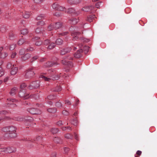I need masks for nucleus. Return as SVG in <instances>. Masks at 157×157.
Here are the masks:
<instances>
[{"mask_svg": "<svg viewBox=\"0 0 157 157\" xmlns=\"http://www.w3.org/2000/svg\"><path fill=\"white\" fill-rule=\"evenodd\" d=\"M79 19L76 18H72L69 20L70 23L72 25H75L79 21Z\"/></svg>", "mask_w": 157, "mask_h": 157, "instance_id": "obj_12", "label": "nucleus"}, {"mask_svg": "<svg viewBox=\"0 0 157 157\" xmlns=\"http://www.w3.org/2000/svg\"><path fill=\"white\" fill-rule=\"evenodd\" d=\"M4 74V72L3 69L2 67H0V77L2 76Z\"/></svg>", "mask_w": 157, "mask_h": 157, "instance_id": "obj_45", "label": "nucleus"}, {"mask_svg": "<svg viewBox=\"0 0 157 157\" xmlns=\"http://www.w3.org/2000/svg\"><path fill=\"white\" fill-rule=\"evenodd\" d=\"M89 47L88 46H85L83 48V50L85 51V54L87 53L89 51Z\"/></svg>", "mask_w": 157, "mask_h": 157, "instance_id": "obj_40", "label": "nucleus"}, {"mask_svg": "<svg viewBox=\"0 0 157 157\" xmlns=\"http://www.w3.org/2000/svg\"><path fill=\"white\" fill-rule=\"evenodd\" d=\"M81 2V0H67V3L71 5L77 4Z\"/></svg>", "mask_w": 157, "mask_h": 157, "instance_id": "obj_11", "label": "nucleus"}, {"mask_svg": "<svg viewBox=\"0 0 157 157\" xmlns=\"http://www.w3.org/2000/svg\"><path fill=\"white\" fill-rule=\"evenodd\" d=\"M14 37V36L12 33L10 34L9 35V37L11 40L13 39Z\"/></svg>", "mask_w": 157, "mask_h": 157, "instance_id": "obj_58", "label": "nucleus"}, {"mask_svg": "<svg viewBox=\"0 0 157 157\" xmlns=\"http://www.w3.org/2000/svg\"><path fill=\"white\" fill-rule=\"evenodd\" d=\"M46 17V15L44 14H42L39 15L36 17L37 20H40L43 19Z\"/></svg>", "mask_w": 157, "mask_h": 157, "instance_id": "obj_21", "label": "nucleus"}, {"mask_svg": "<svg viewBox=\"0 0 157 157\" xmlns=\"http://www.w3.org/2000/svg\"><path fill=\"white\" fill-rule=\"evenodd\" d=\"M8 55V54L6 52L0 53V59L1 58L4 59L6 58Z\"/></svg>", "mask_w": 157, "mask_h": 157, "instance_id": "obj_28", "label": "nucleus"}, {"mask_svg": "<svg viewBox=\"0 0 157 157\" xmlns=\"http://www.w3.org/2000/svg\"><path fill=\"white\" fill-rule=\"evenodd\" d=\"M19 96L20 97L23 98L24 99H27L29 97V94L25 93V90L24 89L21 90L19 92Z\"/></svg>", "mask_w": 157, "mask_h": 157, "instance_id": "obj_3", "label": "nucleus"}, {"mask_svg": "<svg viewBox=\"0 0 157 157\" xmlns=\"http://www.w3.org/2000/svg\"><path fill=\"white\" fill-rule=\"evenodd\" d=\"M7 100L9 101H12V102H15L16 101V100L14 99H11L10 98H8Z\"/></svg>", "mask_w": 157, "mask_h": 157, "instance_id": "obj_64", "label": "nucleus"}, {"mask_svg": "<svg viewBox=\"0 0 157 157\" xmlns=\"http://www.w3.org/2000/svg\"><path fill=\"white\" fill-rule=\"evenodd\" d=\"M63 60L61 61V62L64 65H69L71 62H70L68 61L67 60H66L65 59H65V58L64 57L63 58Z\"/></svg>", "mask_w": 157, "mask_h": 157, "instance_id": "obj_22", "label": "nucleus"}, {"mask_svg": "<svg viewBox=\"0 0 157 157\" xmlns=\"http://www.w3.org/2000/svg\"><path fill=\"white\" fill-rule=\"evenodd\" d=\"M17 88L16 87H14L12 89L10 94L11 95L13 96L16 93Z\"/></svg>", "mask_w": 157, "mask_h": 157, "instance_id": "obj_23", "label": "nucleus"}, {"mask_svg": "<svg viewBox=\"0 0 157 157\" xmlns=\"http://www.w3.org/2000/svg\"><path fill=\"white\" fill-rule=\"evenodd\" d=\"M53 140L55 143L57 144H61L62 143V140L57 137H54L53 139Z\"/></svg>", "mask_w": 157, "mask_h": 157, "instance_id": "obj_17", "label": "nucleus"}, {"mask_svg": "<svg viewBox=\"0 0 157 157\" xmlns=\"http://www.w3.org/2000/svg\"><path fill=\"white\" fill-rule=\"evenodd\" d=\"M31 57V55L29 53H27L25 54L24 56H21V58L22 60L25 61L30 58Z\"/></svg>", "mask_w": 157, "mask_h": 157, "instance_id": "obj_16", "label": "nucleus"}, {"mask_svg": "<svg viewBox=\"0 0 157 157\" xmlns=\"http://www.w3.org/2000/svg\"><path fill=\"white\" fill-rule=\"evenodd\" d=\"M6 136H7L11 138H15L17 136V134L15 132L7 133L5 134Z\"/></svg>", "mask_w": 157, "mask_h": 157, "instance_id": "obj_13", "label": "nucleus"}, {"mask_svg": "<svg viewBox=\"0 0 157 157\" xmlns=\"http://www.w3.org/2000/svg\"><path fill=\"white\" fill-rule=\"evenodd\" d=\"M16 44H11L10 47V50H14L16 47Z\"/></svg>", "mask_w": 157, "mask_h": 157, "instance_id": "obj_43", "label": "nucleus"}, {"mask_svg": "<svg viewBox=\"0 0 157 157\" xmlns=\"http://www.w3.org/2000/svg\"><path fill=\"white\" fill-rule=\"evenodd\" d=\"M2 131L3 132H8V127H5L2 128Z\"/></svg>", "mask_w": 157, "mask_h": 157, "instance_id": "obj_48", "label": "nucleus"}, {"mask_svg": "<svg viewBox=\"0 0 157 157\" xmlns=\"http://www.w3.org/2000/svg\"><path fill=\"white\" fill-rule=\"evenodd\" d=\"M66 53H67L66 52L65 50H64L63 49H62L61 50L60 52V54L62 55H64Z\"/></svg>", "mask_w": 157, "mask_h": 157, "instance_id": "obj_55", "label": "nucleus"}, {"mask_svg": "<svg viewBox=\"0 0 157 157\" xmlns=\"http://www.w3.org/2000/svg\"><path fill=\"white\" fill-rule=\"evenodd\" d=\"M16 54H17L16 52L13 53L11 56V57L12 58H14L16 56Z\"/></svg>", "mask_w": 157, "mask_h": 157, "instance_id": "obj_63", "label": "nucleus"}, {"mask_svg": "<svg viewBox=\"0 0 157 157\" xmlns=\"http://www.w3.org/2000/svg\"><path fill=\"white\" fill-rule=\"evenodd\" d=\"M59 5L57 3H54L52 6V7L53 9L57 10Z\"/></svg>", "mask_w": 157, "mask_h": 157, "instance_id": "obj_31", "label": "nucleus"}, {"mask_svg": "<svg viewBox=\"0 0 157 157\" xmlns=\"http://www.w3.org/2000/svg\"><path fill=\"white\" fill-rule=\"evenodd\" d=\"M32 14V13L31 12H25L23 13L22 15L24 18H28L29 17L30 15Z\"/></svg>", "mask_w": 157, "mask_h": 157, "instance_id": "obj_18", "label": "nucleus"}, {"mask_svg": "<svg viewBox=\"0 0 157 157\" xmlns=\"http://www.w3.org/2000/svg\"><path fill=\"white\" fill-rule=\"evenodd\" d=\"M63 49L64 50H65L66 52L67 53L70 52L71 50V47L67 48H63Z\"/></svg>", "mask_w": 157, "mask_h": 157, "instance_id": "obj_50", "label": "nucleus"}, {"mask_svg": "<svg viewBox=\"0 0 157 157\" xmlns=\"http://www.w3.org/2000/svg\"><path fill=\"white\" fill-rule=\"evenodd\" d=\"M26 86L25 83H22L20 85V88L24 89L26 87Z\"/></svg>", "mask_w": 157, "mask_h": 157, "instance_id": "obj_52", "label": "nucleus"}, {"mask_svg": "<svg viewBox=\"0 0 157 157\" xmlns=\"http://www.w3.org/2000/svg\"><path fill=\"white\" fill-rule=\"evenodd\" d=\"M38 58V56H35L31 59V62H33L34 60Z\"/></svg>", "mask_w": 157, "mask_h": 157, "instance_id": "obj_60", "label": "nucleus"}, {"mask_svg": "<svg viewBox=\"0 0 157 157\" xmlns=\"http://www.w3.org/2000/svg\"><path fill=\"white\" fill-rule=\"evenodd\" d=\"M55 43L56 44L60 45L63 44V40L60 38H58L56 40Z\"/></svg>", "mask_w": 157, "mask_h": 157, "instance_id": "obj_24", "label": "nucleus"}, {"mask_svg": "<svg viewBox=\"0 0 157 157\" xmlns=\"http://www.w3.org/2000/svg\"><path fill=\"white\" fill-rule=\"evenodd\" d=\"M55 96L53 95H50L48 96L47 98H46L45 99L46 100H47V99L49 100H52L55 98Z\"/></svg>", "mask_w": 157, "mask_h": 157, "instance_id": "obj_36", "label": "nucleus"}, {"mask_svg": "<svg viewBox=\"0 0 157 157\" xmlns=\"http://www.w3.org/2000/svg\"><path fill=\"white\" fill-rule=\"evenodd\" d=\"M95 17V16L93 15H89L88 17L87 20V21L90 22L93 21V19Z\"/></svg>", "mask_w": 157, "mask_h": 157, "instance_id": "obj_26", "label": "nucleus"}, {"mask_svg": "<svg viewBox=\"0 0 157 157\" xmlns=\"http://www.w3.org/2000/svg\"><path fill=\"white\" fill-rule=\"evenodd\" d=\"M33 68L32 67L28 69L25 75V78H30L33 77L35 74L33 70Z\"/></svg>", "mask_w": 157, "mask_h": 157, "instance_id": "obj_1", "label": "nucleus"}, {"mask_svg": "<svg viewBox=\"0 0 157 157\" xmlns=\"http://www.w3.org/2000/svg\"><path fill=\"white\" fill-rule=\"evenodd\" d=\"M68 12L69 13H73L76 15H78L80 13L79 11H76L74 9L72 8L68 9Z\"/></svg>", "mask_w": 157, "mask_h": 157, "instance_id": "obj_10", "label": "nucleus"}, {"mask_svg": "<svg viewBox=\"0 0 157 157\" xmlns=\"http://www.w3.org/2000/svg\"><path fill=\"white\" fill-rule=\"evenodd\" d=\"M58 64H59L56 62H48L45 63L44 66L45 67H48L54 66Z\"/></svg>", "mask_w": 157, "mask_h": 157, "instance_id": "obj_6", "label": "nucleus"}, {"mask_svg": "<svg viewBox=\"0 0 157 157\" xmlns=\"http://www.w3.org/2000/svg\"><path fill=\"white\" fill-rule=\"evenodd\" d=\"M68 33V32H65L59 34V35L61 36H65L67 35Z\"/></svg>", "mask_w": 157, "mask_h": 157, "instance_id": "obj_61", "label": "nucleus"}, {"mask_svg": "<svg viewBox=\"0 0 157 157\" xmlns=\"http://www.w3.org/2000/svg\"><path fill=\"white\" fill-rule=\"evenodd\" d=\"M25 118L23 117L19 116L14 117L13 119L15 121H22L24 120Z\"/></svg>", "mask_w": 157, "mask_h": 157, "instance_id": "obj_19", "label": "nucleus"}, {"mask_svg": "<svg viewBox=\"0 0 157 157\" xmlns=\"http://www.w3.org/2000/svg\"><path fill=\"white\" fill-rule=\"evenodd\" d=\"M40 86V82L39 81H36L33 82L29 86V88L30 89L38 88Z\"/></svg>", "mask_w": 157, "mask_h": 157, "instance_id": "obj_4", "label": "nucleus"}, {"mask_svg": "<svg viewBox=\"0 0 157 157\" xmlns=\"http://www.w3.org/2000/svg\"><path fill=\"white\" fill-rule=\"evenodd\" d=\"M64 57L65 58V59H68L69 60H72L73 59V58L72 57L70 56H67Z\"/></svg>", "mask_w": 157, "mask_h": 157, "instance_id": "obj_56", "label": "nucleus"}, {"mask_svg": "<svg viewBox=\"0 0 157 157\" xmlns=\"http://www.w3.org/2000/svg\"><path fill=\"white\" fill-rule=\"evenodd\" d=\"M40 78H43L44 80L46 81H50L51 79L52 80H57L59 79V76H51L49 77H46L43 75H40Z\"/></svg>", "mask_w": 157, "mask_h": 157, "instance_id": "obj_2", "label": "nucleus"}, {"mask_svg": "<svg viewBox=\"0 0 157 157\" xmlns=\"http://www.w3.org/2000/svg\"><path fill=\"white\" fill-rule=\"evenodd\" d=\"M28 33L27 29H23L21 31V33L23 35H25Z\"/></svg>", "mask_w": 157, "mask_h": 157, "instance_id": "obj_35", "label": "nucleus"}, {"mask_svg": "<svg viewBox=\"0 0 157 157\" xmlns=\"http://www.w3.org/2000/svg\"><path fill=\"white\" fill-rule=\"evenodd\" d=\"M55 105L57 107L59 108L62 107V104L60 101H58L56 103Z\"/></svg>", "mask_w": 157, "mask_h": 157, "instance_id": "obj_39", "label": "nucleus"}, {"mask_svg": "<svg viewBox=\"0 0 157 157\" xmlns=\"http://www.w3.org/2000/svg\"><path fill=\"white\" fill-rule=\"evenodd\" d=\"M50 43L49 40H47L44 41V44L47 45L48 44Z\"/></svg>", "mask_w": 157, "mask_h": 157, "instance_id": "obj_62", "label": "nucleus"}, {"mask_svg": "<svg viewBox=\"0 0 157 157\" xmlns=\"http://www.w3.org/2000/svg\"><path fill=\"white\" fill-rule=\"evenodd\" d=\"M62 113L64 115H68L69 114V112L68 111H67L66 110H63L62 111Z\"/></svg>", "mask_w": 157, "mask_h": 157, "instance_id": "obj_53", "label": "nucleus"}, {"mask_svg": "<svg viewBox=\"0 0 157 157\" xmlns=\"http://www.w3.org/2000/svg\"><path fill=\"white\" fill-rule=\"evenodd\" d=\"M94 8V6L93 5H91L84 7L82 9V10L85 12H89L93 10Z\"/></svg>", "mask_w": 157, "mask_h": 157, "instance_id": "obj_8", "label": "nucleus"}, {"mask_svg": "<svg viewBox=\"0 0 157 157\" xmlns=\"http://www.w3.org/2000/svg\"><path fill=\"white\" fill-rule=\"evenodd\" d=\"M12 64L11 63H9L7 64V67L8 69H10L12 67Z\"/></svg>", "mask_w": 157, "mask_h": 157, "instance_id": "obj_59", "label": "nucleus"}, {"mask_svg": "<svg viewBox=\"0 0 157 157\" xmlns=\"http://www.w3.org/2000/svg\"><path fill=\"white\" fill-rule=\"evenodd\" d=\"M102 2H99L95 4V6L97 8H99Z\"/></svg>", "mask_w": 157, "mask_h": 157, "instance_id": "obj_51", "label": "nucleus"}, {"mask_svg": "<svg viewBox=\"0 0 157 157\" xmlns=\"http://www.w3.org/2000/svg\"><path fill=\"white\" fill-rule=\"evenodd\" d=\"M25 42V40L24 39H21L18 41L17 44L19 45H21Z\"/></svg>", "mask_w": 157, "mask_h": 157, "instance_id": "obj_38", "label": "nucleus"}, {"mask_svg": "<svg viewBox=\"0 0 157 157\" xmlns=\"http://www.w3.org/2000/svg\"><path fill=\"white\" fill-rule=\"evenodd\" d=\"M53 26H54V29L56 30L59 29L61 28H63L62 27L63 26L61 22H56L55 24H53Z\"/></svg>", "mask_w": 157, "mask_h": 157, "instance_id": "obj_9", "label": "nucleus"}, {"mask_svg": "<svg viewBox=\"0 0 157 157\" xmlns=\"http://www.w3.org/2000/svg\"><path fill=\"white\" fill-rule=\"evenodd\" d=\"M5 149L6 152V153H11L14 151V150L10 147H5Z\"/></svg>", "mask_w": 157, "mask_h": 157, "instance_id": "obj_27", "label": "nucleus"}, {"mask_svg": "<svg viewBox=\"0 0 157 157\" xmlns=\"http://www.w3.org/2000/svg\"><path fill=\"white\" fill-rule=\"evenodd\" d=\"M59 131L58 128H52L51 130V132L53 134L57 133Z\"/></svg>", "mask_w": 157, "mask_h": 157, "instance_id": "obj_30", "label": "nucleus"}, {"mask_svg": "<svg viewBox=\"0 0 157 157\" xmlns=\"http://www.w3.org/2000/svg\"><path fill=\"white\" fill-rule=\"evenodd\" d=\"M18 71V68L17 67H14V65H13L11 68V74L12 75L16 74Z\"/></svg>", "mask_w": 157, "mask_h": 157, "instance_id": "obj_14", "label": "nucleus"}, {"mask_svg": "<svg viewBox=\"0 0 157 157\" xmlns=\"http://www.w3.org/2000/svg\"><path fill=\"white\" fill-rule=\"evenodd\" d=\"M65 137L67 139H72L73 136L72 135L70 134H67L65 135Z\"/></svg>", "mask_w": 157, "mask_h": 157, "instance_id": "obj_34", "label": "nucleus"}, {"mask_svg": "<svg viewBox=\"0 0 157 157\" xmlns=\"http://www.w3.org/2000/svg\"><path fill=\"white\" fill-rule=\"evenodd\" d=\"M66 9L65 7L59 5L57 10L59 11H64Z\"/></svg>", "mask_w": 157, "mask_h": 157, "instance_id": "obj_33", "label": "nucleus"}, {"mask_svg": "<svg viewBox=\"0 0 157 157\" xmlns=\"http://www.w3.org/2000/svg\"><path fill=\"white\" fill-rule=\"evenodd\" d=\"M142 154V151L140 150L137 151L136 152V154L138 155V156H136V155H135V157H139V156L141 155Z\"/></svg>", "mask_w": 157, "mask_h": 157, "instance_id": "obj_44", "label": "nucleus"}, {"mask_svg": "<svg viewBox=\"0 0 157 157\" xmlns=\"http://www.w3.org/2000/svg\"><path fill=\"white\" fill-rule=\"evenodd\" d=\"M27 111L33 114H39L41 113V112L40 110L34 108L28 109Z\"/></svg>", "mask_w": 157, "mask_h": 157, "instance_id": "obj_5", "label": "nucleus"}, {"mask_svg": "<svg viewBox=\"0 0 157 157\" xmlns=\"http://www.w3.org/2000/svg\"><path fill=\"white\" fill-rule=\"evenodd\" d=\"M36 32L37 33H40L41 32V29L40 27L37 28L35 30Z\"/></svg>", "mask_w": 157, "mask_h": 157, "instance_id": "obj_49", "label": "nucleus"}, {"mask_svg": "<svg viewBox=\"0 0 157 157\" xmlns=\"http://www.w3.org/2000/svg\"><path fill=\"white\" fill-rule=\"evenodd\" d=\"M80 34V33L78 32H74L72 34V36H73V39L74 41L76 40L78 38V36Z\"/></svg>", "mask_w": 157, "mask_h": 157, "instance_id": "obj_15", "label": "nucleus"}, {"mask_svg": "<svg viewBox=\"0 0 157 157\" xmlns=\"http://www.w3.org/2000/svg\"><path fill=\"white\" fill-rule=\"evenodd\" d=\"M54 29V26H53V24L52 25H49V26L48 27V30L49 31H50Z\"/></svg>", "mask_w": 157, "mask_h": 157, "instance_id": "obj_46", "label": "nucleus"}, {"mask_svg": "<svg viewBox=\"0 0 157 157\" xmlns=\"http://www.w3.org/2000/svg\"><path fill=\"white\" fill-rule=\"evenodd\" d=\"M42 42L41 41L38 40L36 42L35 44L37 46H40L42 44Z\"/></svg>", "mask_w": 157, "mask_h": 157, "instance_id": "obj_47", "label": "nucleus"}, {"mask_svg": "<svg viewBox=\"0 0 157 157\" xmlns=\"http://www.w3.org/2000/svg\"><path fill=\"white\" fill-rule=\"evenodd\" d=\"M47 111L49 112L54 113L56 112V109L55 108H49L47 109Z\"/></svg>", "mask_w": 157, "mask_h": 157, "instance_id": "obj_29", "label": "nucleus"}, {"mask_svg": "<svg viewBox=\"0 0 157 157\" xmlns=\"http://www.w3.org/2000/svg\"><path fill=\"white\" fill-rule=\"evenodd\" d=\"M8 132H16V128L13 126H10L8 127Z\"/></svg>", "mask_w": 157, "mask_h": 157, "instance_id": "obj_20", "label": "nucleus"}, {"mask_svg": "<svg viewBox=\"0 0 157 157\" xmlns=\"http://www.w3.org/2000/svg\"><path fill=\"white\" fill-rule=\"evenodd\" d=\"M83 50L82 49H79L76 52L74 55L75 57L77 58H79L82 56L81 53L83 52Z\"/></svg>", "mask_w": 157, "mask_h": 157, "instance_id": "obj_7", "label": "nucleus"}, {"mask_svg": "<svg viewBox=\"0 0 157 157\" xmlns=\"http://www.w3.org/2000/svg\"><path fill=\"white\" fill-rule=\"evenodd\" d=\"M80 40H82L84 42H88L90 40L89 39H87L86 38H81Z\"/></svg>", "mask_w": 157, "mask_h": 157, "instance_id": "obj_54", "label": "nucleus"}, {"mask_svg": "<svg viewBox=\"0 0 157 157\" xmlns=\"http://www.w3.org/2000/svg\"><path fill=\"white\" fill-rule=\"evenodd\" d=\"M78 123V121L75 118L73 119L71 122L72 124L74 125H77Z\"/></svg>", "mask_w": 157, "mask_h": 157, "instance_id": "obj_41", "label": "nucleus"}, {"mask_svg": "<svg viewBox=\"0 0 157 157\" xmlns=\"http://www.w3.org/2000/svg\"><path fill=\"white\" fill-rule=\"evenodd\" d=\"M56 46L55 44L54 43H51L49 45L47 48L49 49H53Z\"/></svg>", "mask_w": 157, "mask_h": 157, "instance_id": "obj_32", "label": "nucleus"}, {"mask_svg": "<svg viewBox=\"0 0 157 157\" xmlns=\"http://www.w3.org/2000/svg\"><path fill=\"white\" fill-rule=\"evenodd\" d=\"M34 2L36 3H39L43 2L44 0H34Z\"/></svg>", "mask_w": 157, "mask_h": 157, "instance_id": "obj_57", "label": "nucleus"}, {"mask_svg": "<svg viewBox=\"0 0 157 157\" xmlns=\"http://www.w3.org/2000/svg\"><path fill=\"white\" fill-rule=\"evenodd\" d=\"M62 90L61 87L59 86H57L56 88H53L52 91L54 92H59L61 91Z\"/></svg>", "mask_w": 157, "mask_h": 157, "instance_id": "obj_25", "label": "nucleus"}, {"mask_svg": "<svg viewBox=\"0 0 157 157\" xmlns=\"http://www.w3.org/2000/svg\"><path fill=\"white\" fill-rule=\"evenodd\" d=\"M25 50L24 48L21 49L19 52V54L21 55H23L25 53Z\"/></svg>", "mask_w": 157, "mask_h": 157, "instance_id": "obj_42", "label": "nucleus"}, {"mask_svg": "<svg viewBox=\"0 0 157 157\" xmlns=\"http://www.w3.org/2000/svg\"><path fill=\"white\" fill-rule=\"evenodd\" d=\"M45 24V22L43 21H38L36 25H37L40 26H42L44 25Z\"/></svg>", "mask_w": 157, "mask_h": 157, "instance_id": "obj_37", "label": "nucleus"}]
</instances>
